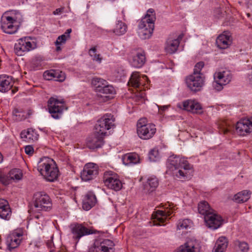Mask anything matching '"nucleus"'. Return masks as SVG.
Segmentation results:
<instances>
[{
	"label": "nucleus",
	"mask_w": 252,
	"mask_h": 252,
	"mask_svg": "<svg viewBox=\"0 0 252 252\" xmlns=\"http://www.w3.org/2000/svg\"><path fill=\"white\" fill-rule=\"evenodd\" d=\"M169 167L172 170V174L176 178L185 181L190 179L193 176V165L184 157L173 155L168 159Z\"/></svg>",
	"instance_id": "nucleus-1"
},
{
	"label": "nucleus",
	"mask_w": 252,
	"mask_h": 252,
	"mask_svg": "<svg viewBox=\"0 0 252 252\" xmlns=\"http://www.w3.org/2000/svg\"><path fill=\"white\" fill-rule=\"evenodd\" d=\"M37 170L46 181L54 182L59 176V170L53 159L44 157L38 162Z\"/></svg>",
	"instance_id": "nucleus-2"
},
{
	"label": "nucleus",
	"mask_w": 252,
	"mask_h": 252,
	"mask_svg": "<svg viewBox=\"0 0 252 252\" xmlns=\"http://www.w3.org/2000/svg\"><path fill=\"white\" fill-rule=\"evenodd\" d=\"M155 20L154 10L152 8L149 9L138 25V34L141 38L147 39L151 37L154 30Z\"/></svg>",
	"instance_id": "nucleus-3"
},
{
	"label": "nucleus",
	"mask_w": 252,
	"mask_h": 252,
	"mask_svg": "<svg viewBox=\"0 0 252 252\" xmlns=\"http://www.w3.org/2000/svg\"><path fill=\"white\" fill-rule=\"evenodd\" d=\"M52 206V201L48 194L44 192H37L34 194L31 206L32 211H48L51 209Z\"/></svg>",
	"instance_id": "nucleus-4"
},
{
	"label": "nucleus",
	"mask_w": 252,
	"mask_h": 252,
	"mask_svg": "<svg viewBox=\"0 0 252 252\" xmlns=\"http://www.w3.org/2000/svg\"><path fill=\"white\" fill-rule=\"evenodd\" d=\"M156 128L153 124H147L145 118L140 119L137 124V133L140 138L148 140L152 138L156 132Z\"/></svg>",
	"instance_id": "nucleus-5"
},
{
	"label": "nucleus",
	"mask_w": 252,
	"mask_h": 252,
	"mask_svg": "<svg viewBox=\"0 0 252 252\" xmlns=\"http://www.w3.org/2000/svg\"><path fill=\"white\" fill-rule=\"evenodd\" d=\"M36 48L35 40L30 36L18 39L14 46V51L18 56H22L25 53Z\"/></svg>",
	"instance_id": "nucleus-6"
},
{
	"label": "nucleus",
	"mask_w": 252,
	"mask_h": 252,
	"mask_svg": "<svg viewBox=\"0 0 252 252\" xmlns=\"http://www.w3.org/2000/svg\"><path fill=\"white\" fill-rule=\"evenodd\" d=\"M48 109L51 116L55 119H60L63 111L67 109L64 101L55 97H51L48 101Z\"/></svg>",
	"instance_id": "nucleus-7"
},
{
	"label": "nucleus",
	"mask_w": 252,
	"mask_h": 252,
	"mask_svg": "<svg viewBox=\"0 0 252 252\" xmlns=\"http://www.w3.org/2000/svg\"><path fill=\"white\" fill-rule=\"evenodd\" d=\"M115 118L111 114H106L99 119L95 126V129L98 133L105 135L106 131L115 126Z\"/></svg>",
	"instance_id": "nucleus-8"
},
{
	"label": "nucleus",
	"mask_w": 252,
	"mask_h": 252,
	"mask_svg": "<svg viewBox=\"0 0 252 252\" xmlns=\"http://www.w3.org/2000/svg\"><path fill=\"white\" fill-rule=\"evenodd\" d=\"M205 76L203 74L192 73L186 78L188 88L192 92L200 91L204 85Z\"/></svg>",
	"instance_id": "nucleus-9"
},
{
	"label": "nucleus",
	"mask_w": 252,
	"mask_h": 252,
	"mask_svg": "<svg viewBox=\"0 0 252 252\" xmlns=\"http://www.w3.org/2000/svg\"><path fill=\"white\" fill-rule=\"evenodd\" d=\"M214 79L213 87L216 90L220 91L223 89V86L231 81L232 75L229 70H222L216 72L214 75Z\"/></svg>",
	"instance_id": "nucleus-10"
},
{
	"label": "nucleus",
	"mask_w": 252,
	"mask_h": 252,
	"mask_svg": "<svg viewBox=\"0 0 252 252\" xmlns=\"http://www.w3.org/2000/svg\"><path fill=\"white\" fill-rule=\"evenodd\" d=\"M103 182L109 189L115 191L120 190L123 187L119 176L112 171H106L104 174Z\"/></svg>",
	"instance_id": "nucleus-11"
},
{
	"label": "nucleus",
	"mask_w": 252,
	"mask_h": 252,
	"mask_svg": "<svg viewBox=\"0 0 252 252\" xmlns=\"http://www.w3.org/2000/svg\"><path fill=\"white\" fill-rule=\"evenodd\" d=\"M114 245L113 242L109 239H97L90 252H114Z\"/></svg>",
	"instance_id": "nucleus-12"
},
{
	"label": "nucleus",
	"mask_w": 252,
	"mask_h": 252,
	"mask_svg": "<svg viewBox=\"0 0 252 252\" xmlns=\"http://www.w3.org/2000/svg\"><path fill=\"white\" fill-rule=\"evenodd\" d=\"M69 227L73 234V238L77 242L81 237L94 233L92 229L86 227L82 223H73L70 225Z\"/></svg>",
	"instance_id": "nucleus-13"
},
{
	"label": "nucleus",
	"mask_w": 252,
	"mask_h": 252,
	"mask_svg": "<svg viewBox=\"0 0 252 252\" xmlns=\"http://www.w3.org/2000/svg\"><path fill=\"white\" fill-rule=\"evenodd\" d=\"M23 232L20 230H15L7 237L6 245L9 250L17 248L23 240Z\"/></svg>",
	"instance_id": "nucleus-14"
},
{
	"label": "nucleus",
	"mask_w": 252,
	"mask_h": 252,
	"mask_svg": "<svg viewBox=\"0 0 252 252\" xmlns=\"http://www.w3.org/2000/svg\"><path fill=\"white\" fill-rule=\"evenodd\" d=\"M98 173V166L93 163H88L81 172V178L84 181H88L95 178Z\"/></svg>",
	"instance_id": "nucleus-15"
},
{
	"label": "nucleus",
	"mask_w": 252,
	"mask_h": 252,
	"mask_svg": "<svg viewBox=\"0 0 252 252\" xmlns=\"http://www.w3.org/2000/svg\"><path fill=\"white\" fill-rule=\"evenodd\" d=\"M236 129L242 136L252 133V117L240 120L236 124Z\"/></svg>",
	"instance_id": "nucleus-16"
},
{
	"label": "nucleus",
	"mask_w": 252,
	"mask_h": 252,
	"mask_svg": "<svg viewBox=\"0 0 252 252\" xmlns=\"http://www.w3.org/2000/svg\"><path fill=\"white\" fill-rule=\"evenodd\" d=\"M177 106L192 113L201 114L202 112L201 104L195 100H186L178 103Z\"/></svg>",
	"instance_id": "nucleus-17"
},
{
	"label": "nucleus",
	"mask_w": 252,
	"mask_h": 252,
	"mask_svg": "<svg viewBox=\"0 0 252 252\" xmlns=\"http://www.w3.org/2000/svg\"><path fill=\"white\" fill-rule=\"evenodd\" d=\"M145 61L146 57L144 51L138 50L131 52L129 63L132 66L140 68L144 64Z\"/></svg>",
	"instance_id": "nucleus-18"
},
{
	"label": "nucleus",
	"mask_w": 252,
	"mask_h": 252,
	"mask_svg": "<svg viewBox=\"0 0 252 252\" xmlns=\"http://www.w3.org/2000/svg\"><path fill=\"white\" fill-rule=\"evenodd\" d=\"M105 135H102L96 131L87 139V146L91 149L100 148L104 144L103 138Z\"/></svg>",
	"instance_id": "nucleus-19"
},
{
	"label": "nucleus",
	"mask_w": 252,
	"mask_h": 252,
	"mask_svg": "<svg viewBox=\"0 0 252 252\" xmlns=\"http://www.w3.org/2000/svg\"><path fill=\"white\" fill-rule=\"evenodd\" d=\"M206 225L212 229H216L222 224V219L220 216L213 212L204 217Z\"/></svg>",
	"instance_id": "nucleus-20"
},
{
	"label": "nucleus",
	"mask_w": 252,
	"mask_h": 252,
	"mask_svg": "<svg viewBox=\"0 0 252 252\" xmlns=\"http://www.w3.org/2000/svg\"><path fill=\"white\" fill-rule=\"evenodd\" d=\"M18 27V25H16L12 20H10L5 15L2 16L1 28L5 33L8 34L14 33L17 31Z\"/></svg>",
	"instance_id": "nucleus-21"
},
{
	"label": "nucleus",
	"mask_w": 252,
	"mask_h": 252,
	"mask_svg": "<svg viewBox=\"0 0 252 252\" xmlns=\"http://www.w3.org/2000/svg\"><path fill=\"white\" fill-rule=\"evenodd\" d=\"M169 206L171 207L170 205ZM171 207L168 209L167 208L164 211L158 210L155 213L152 214L153 219L154 220V224L158 225H160L165 221L167 217H169L173 212L171 210Z\"/></svg>",
	"instance_id": "nucleus-22"
},
{
	"label": "nucleus",
	"mask_w": 252,
	"mask_h": 252,
	"mask_svg": "<svg viewBox=\"0 0 252 252\" xmlns=\"http://www.w3.org/2000/svg\"><path fill=\"white\" fill-rule=\"evenodd\" d=\"M148 79L146 75L140 76L139 72H134L132 73L128 82V85L136 89L140 88L144 84V81Z\"/></svg>",
	"instance_id": "nucleus-23"
},
{
	"label": "nucleus",
	"mask_w": 252,
	"mask_h": 252,
	"mask_svg": "<svg viewBox=\"0 0 252 252\" xmlns=\"http://www.w3.org/2000/svg\"><path fill=\"white\" fill-rule=\"evenodd\" d=\"M232 43V38L229 33L224 32L216 39V44L220 49H226Z\"/></svg>",
	"instance_id": "nucleus-24"
},
{
	"label": "nucleus",
	"mask_w": 252,
	"mask_h": 252,
	"mask_svg": "<svg viewBox=\"0 0 252 252\" xmlns=\"http://www.w3.org/2000/svg\"><path fill=\"white\" fill-rule=\"evenodd\" d=\"M98 93L99 94H98V96L100 95L104 101H106L113 97V95L116 94V91L112 85L108 84V83H107L106 85Z\"/></svg>",
	"instance_id": "nucleus-25"
},
{
	"label": "nucleus",
	"mask_w": 252,
	"mask_h": 252,
	"mask_svg": "<svg viewBox=\"0 0 252 252\" xmlns=\"http://www.w3.org/2000/svg\"><path fill=\"white\" fill-rule=\"evenodd\" d=\"M44 76L47 80H54L60 82L65 79L64 73L59 70H51L44 72Z\"/></svg>",
	"instance_id": "nucleus-26"
},
{
	"label": "nucleus",
	"mask_w": 252,
	"mask_h": 252,
	"mask_svg": "<svg viewBox=\"0 0 252 252\" xmlns=\"http://www.w3.org/2000/svg\"><path fill=\"white\" fill-rule=\"evenodd\" d=\"M13 82L12 77L6 75H0V92H8L12 87Z\"/></svg>",
	"instance_id": "nucleus-27"
},
{
	"label": "nucleus",
	"mask_w": 252,
	"mask_h": 252,
	"mask_svg": "<svg viewBox=\"0 0 252 252\" xmlns=\"http://www.w3.org/2000/svg\"><path fill=\"white\" fill-rule=\"evenodd\" d=\"M11 215V209L7 200L0 199V218L8 220Z\"/></svg>",
	"instance_id": "nucleus-28"
},
{
	"label": "nucleus",
	"mask_w": 252,
	"mask_h": 252,
	"mask_svg": "<svg viewBox=\"0 0 252 252\" xmlns=\"http://www.w3.org/2000/svg\"><path fill=\"white\" fill-rule=\"evenodd\" d=\"M20 135L24 141L29 143L37 140L39 136L37 132L32 128L22 131Z\"/></svg>",
	"instance_id": "nucleus-29"
},
{
	"label": "nucleus",
	"mask_w": 252,
	"mask_h": 252,
	"mask_svg": "<svg viewBox=\"0 0 252 252\" xmlns=\"http://www.w3.org/2000/svg\"><path fill=\"white\" fill-rule=\"evenodd\" d=\"M96 198L92 192H89L85 195L83 201V208L86 210L91 209L96 203Z\"/></svg>",
	"instance_id": "nucleus-30"
},
{
	"label": "nucleus",
	"mask_w": 252,
	"mask_h": 252,
	"mask_svg": "<svg viewBox=\"0 0 252 252\" xmlns=\"http://www.w3.org/2000/svg\"><path fill=\"white\" fill-rule=\"evenodd\" d=\"M158 185V181L156 177H150L144 185V190L146 193L154 191Z\"/></svg>",
	"instance_id": "nucleus-31"
},
{
	"label": "nucleus",
	"mask_w": 252,
	"mask_h": 252,
	"mask_svg": "<svg viewBox=\"0 0 252 252\" xmlns=\"http://www.w3.org/2000/svg\"><path fill=\"white\" fill-rule=\"evenodd\" d=\"M179 44L180 40L178 39H168L166 42L165 50L168 54H173L177 50Z\"/></svg>",
	"instance_id": "nucleus-32"
},
{
	"label": "nucleus",
	"mask_w": 252,
	"mask_h": 252,
	"mask_svg": "<svg viewBox=\"0 0 252 252\" xmlns=\"http://www.w3.org/2000/svg\"><path fill=\"white\" fill-rule=\"evenodd\" d=\"M108 82L106 80L98 77H94L92 79L91 84L96 92L99 93Z\"/></svg>",
	"instance_id": "nucleus-33"
},
{
	"label": "nucleus",
	"mask_w": 252,
	"mask_h": 252,
	"mask_svg": "<svg viewBox=\"0 0 252 252\" xmlns=\"http://www.w3.org/2000/svg\"><path fill=\"white\" fill-rule=\"evenodd\" d=\"M126 30L127 26L126 24L121 21H118L112 30V32L115 35L120 36L124 34L126 32Z\"/></svg>",
	"instance_id": "nucleus-34"
},
{
	"label": "nucleus",
	"mask_w": 252,
	"mask_h": 252,
	"mask_svg": "<svg viewBox=\"0 0 252 252\" xmlns=\"http://www.w3.org/2000/svg\"><path fill=\"white\" fill-rule=\"evenodd\" d=\"M123 163L126 165L136 164L139 162V158L135 153H130L125 155L123 158Z\"/></svg>",
	"instance_id": "nucleus-35"
},
{
	"label": "nucleus",
	"mask_w": 252,
	"mask_h": 252,
	"mask_svg": "<svg viewBox=\"0 0 252 252\" xmlns=\"http://www.w3.org/2000/svg\"><path fill=\"white\" fill-rule=\"evenodd\" d=\"M198 210L199 213L203 215L204 217L214 212L210 208L208 202L205 201H202L198 204Z\"/></svg>",
	"instance_id": "nucleus-36"
},
{
	"label": "nucleus",
	"mask_w": 252,
	"mask_h": 252,
	"mask_svg": "<svg viewBox=\"0 0 252 252\" xmlns=\"http://www.w3.org/2000/svg\"><path fill=\"white\" fill-rule=\"evenodd\" d=\"M4 15L19 26L23 20L22 15L18 11H12L9 13H5Z\"/></svg>",
	"instance_id": "nucleus-37"
},
{
	"label": "nucleus",
	"mask_w": 252,
	"mask_h": 252,
	"mask_svg": "<svg viewBox=\"0 0 252 252\" xmlns=\"http://www.w3.org/2000/svg\"><path fill=\"white\" fill-rule=\"evenodd\" d=\"M250 191L245 190L235 194L233 199L237 203H243L250 198Z\"/></svg>",
	"instance_id": "nucleus-38"
},
{
	"label": "nucleus",
	"mask_w": 252,
	"mask_h": 252,
	"mask_svg": "<svg viewBox=\"0 0 252 252\" xmlns=\"http://www.w3.org/2000/svg\"><path fill=\"white\" fill-rule=\"evenodd\" d=\"M228 245L227 239L225 237H220L216 241L214 250L223 252L226 250Z\"/></svg>",
	"instance_id": "nucleus-39"
},
{
	"label": "nucleus",
	"mask_w": 252,
	"mask_h": 252,
	"mask_svg": "<svg viewBox=\"0 0 252 252\" xmlns=\"http://www.w3.org/2000/svg\"><path fill=\"white\" fill-rule=\"evenodd\" d=\"M195 244L192 241H188L179 247L178 252H195Z\"/></svg>",
	"instance_id": "nucleus-40"
},
{
	"label": "nucleus",
	"mask_w": 252,
	"mask_h": 252,
	"mask_svg": "<svg viewBox=\"0 0 252 252\" xmlns=\"http://www.w3.org/2000/svg\"><path fill=\"white\" fill-rule=\"evenodd\" d=\"M9 177L12 180H19L22 178V173L19 169H13L9 172Z\"/></svg>",
	"instance_id": "nucleus-41"
},
{
	"label": "nucleus",
	"mask_w": 252,
	"mask_h": 252,
	"mask_svg": "<svg viewBox=\"0 0 252 252\" xmlns=\"http://www.w3.org/2000/svg\"><path fill=\"white\" fill-rule=\"evenodd\" d=\"M89 54L91 57H92L94 61L100 63L102 60L101 58L100 57V55L96 53V49L95 47L91 48L89 51Z\"/></svg>",
	"instance_id": "nucleus-42"
},
{
	"label": "nucleus",
	"mask_w": 252,
	"mask_h": 252,
	"mask_svg": "<svg viewBox=\"0 0 252 252\" xmlns=\"http://www.w3.org/2000/svg\"><path fill=\"white\" fill-rule=\"evenodd\" d=\"M190 221L188 219L180 220L177 224V228L179 229H187L190 227Z\"/></svg>",
	"instance_id": "nucleus-43"
},
{
	"label": "nucleus",
	"mask_w": 252,
	"mask_h": 252,
	"mask_svg": "<svg viewBox=\"0 0 252 252\" xmlns=\"http://www.w3.org/2000/svg\"><path fill=\"white\" fill-rule=\"evenodd\" d=\"M238 248V250L241 252H247L249 249L248 244L245 242L238 241L236 243Z\"/></svg>",
	"instance_id": "nucleus-44"
},
{
	"label": "nucleus",
	"mask_w": 252,
	"mask_h": 252,
	"mask_svg": "<svg viewBox=\"0 0 252 252\" xmlns=\"http://www.w3.org/2000/svg\"><path fill=\"white\" fill-rule=\"evenodd\" d=\"M159 157L158 151L156 149L152 150L149 154V158L151 161H156Z\"/></svg>",
	"instance_id": "nucleus-45"
},
{
	"label": "nucleus",
	"mask_w": 252,
	"mask_h": 252,
	"mask_svg": "<svg viewBox=\"0 0 252 252\" xmlns=\"http://www.w3.org/2000/svg\"><path fill=\"white\" fill-rule=\"evenodd\" d=\"M204 66V63L202 62L197 63L194 68L193 73L195 74H203L201 72V71Z\"/></svg>",
	"instance_id": "nucleus-46"
},
{
	"label": "nucleus",
	"mask_w": 252,
	"mask_h": 252,
	"mask_svg": "<svg viewBox=\"0 0 252 252\" xmlns=\"http://www.w3.org/2000/svg\"><path fill=\"white\" fill-rule=\"evenodd\" d=\"M67 39L68 38L66 36V34H63L58 37L56 41L55 42V44L56 46L61 45V44L64 43Z\"/></svg>",
	"instance_id": "nucleus-47"
},
{
	"label": "nucleus",
	"mask_w": 252,
	"mask_h": 252,
	"mask_svg": "<svg viewBox=\"0 0 252 252\" xmlns=\"http://www.w3.org/2000/svg\"><path fill=\"white\" fill-rule=\"evenodd\" d=\"M219 128H220V132L224 134H226L229 131V129L224 122H221V124H219Z\"/></svg>",
	"instance_id": "nucleus-48"
},
{
	"label": "nucleus",
	"mask_w": 252,
	"mask_h": 252,
	"mask_svg": "<svg viewBox=\"0 0 252 252\" xmlns=\"http://www.w3.org/2000/svg\"><path fill=\"white\" fill-rule=\"evenodd\" d=\"M39 246L37 244H31L26 249L27 252H38Z\"/></svg>",
	"instance_id": "nucleus-49"
},
{
	"label": "nucleus",
	"mask_w": 252,
	"mask_h": 252,
	"mask_svg": "<svg viewBox=\"0 0 252 252\" xmlns=\"http://www.w3.org/2000/svg\"><path fill=\"white\" fill-rule=\"evenodd\" d=\"M33 148L32 146L28 145L25 148V153L28 155H32L33 153Z\"/></svg>",
	"instance_id": "nucleus-50"
},
{
	"label": "nucleus",
	"mask_w": 252,
	"mask_h": 252,
	"mask_svg": "<svg viewBox=\"0 0 252 252\" xmlns=\"http://www.w3.org/2000/svg\"><path fill=\"white\" fill-rule=\"evenodd\" d=\"M144 96L145 94L143 93H142L139 95H137L135 99V100L137 101V103L138 104H140V103L143 102L144 101Z\"/></svg>",
	"instance_id": "nucleus-51"
},
{
	"label": "nucleus",
	"mask_w": 252,
	"mask_h": 252,
	"mask_svg": "<svg viewBox=\"0 0 252 252\" xmlns=\"http://www.w3.org/2000/svg\"><path fill=\"white\" fill-rule=\"evenodd\" d=\"M0 181L4 185H6L8 184V181L6 179V178L4 175L0 174Z\"/></svg>",
	"instance_id": "nucleus-52"
},
{
	"label": "nucleus",
	"mask_w": 252,
	"mask_h": 252,
	"mask_svg": "<svg viewBox=\"0 0 252 252\" xmlns=\"http://www.w3.org/2000/svg\"><path fill=\"white\" fill-rule=\"evenodd\" d=\"M63 9H64L63 7L57 8L56 9V10H55L53 12V14L55 15L61 14V13H63Z\"/></svg>",
	"instance_id": "nucleus-53"
},
{
	"label": "nucleus",
	"mask_w": 252,
	"mask_h": 252,
	"mask_svg": "<svg viewBox=\"0 0 252 252\" xmlns=\"http://www.w3.org/2000/svg\"><path fill=\"white\" fill-rule=\"evenodd\" d=\"M158 110L159 111H164L166 109H167L169 106L168 105H164V106H158Z\"/></svg>",
	"instance_id": "nucleus-54"
},
{
	"label": "nucleus",
	"mask_w": 252,
	"mask_h": 252,
	"mask_svg": "<svg viewBox=\"0 0 252 252\" xmlns=\"http://www.w3.org/2000/svg\"><path fill=\"white\" fill-rule=\"evenodd\" d=\"M71 31L72 30L71 29H68L64 33L66 34V36L68 38H70V33H71Z\"/></svg>",
	"instance_id": "nucleus-55"
},
{
	"label": "nucleus",
	"mask_w": 252,
	"mask_h": 252,
	"mask_svg": "<svg viewBox=\"0 0 252 252\" xmlns=\"http://www.w3.org/2000/svg\"><path fill=\"white\" fill-rule=\"evenodd\" d=\"M52 245H53V243L51 241H48L47 242V246L48 248H50V249H52Z\"/></svg>",
	"instance_id": "nucleus-56"
},
{
	"label": "nucleus",
	"mask_w": 252,
	"mask_h": 252,
	"mask_svg": "<svg viewBox=\"0 0 252 252\" xmlns=\"http://www.w3.org/2000/svg\"><path fill=\"white\" fill-rule=\"evenodd\" d=\"M247 16L248 17L250 18V19L252 21V14H250V13H248L247 14Z\"/></svg>",
	"instance_id": "nucleus-57"
},
{
	"label": "nucleus",
	"mask_w": 252,
	"mask_h": 252,
	"mask_svg": "<svg viewBox=\"0 0 252 252\" xmlns=\"http://www.w3.org/2000/svg\"><path fill=\"white\" fill-rule=\"evenodd\" d=\"M61 50V48L60 47V45L57 46L56 50L57 51H60Z\"/></svg>",
	"instance_id": "nucleus-58"
},
{
	"label": "nucleus",
	"mask_w": 252,
	"mask_h": 252,
	"mask_svg": "<svg viewBox=\"0 0 252 252\" xmlns=\"http://www.w3.org/2000/svg\"><path fill=\"white\" fill-rule=\"evenodd\" d=\"M40 217H42V216H41V215H36V216H34V218H35V219H38Z\"/></svg>",
	"instance_id": "nucleus-59"
},
{
	"label": "nucleus",
	"mask_w": 252,
	"mask_h": 252,
	"mask_svg": "<svg viewBox=\"0 0 252 252\" xmlns=\"http://www.w3.org/2000/svg\"><path fill=\"white\" fill-rule=\"evenodd\" d=\"M213 252H220V251H217V250H214L213 249Z\"/></svg>",
	"instance_id": "nucleus-60"
}]
</instances>
